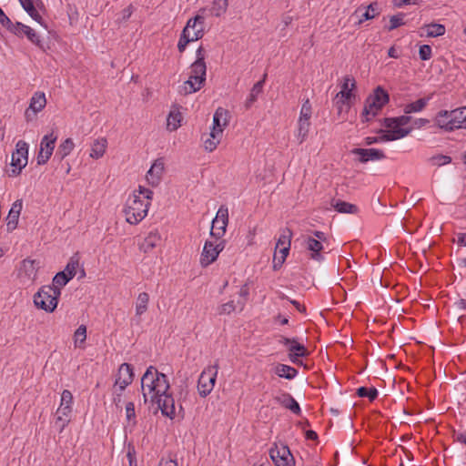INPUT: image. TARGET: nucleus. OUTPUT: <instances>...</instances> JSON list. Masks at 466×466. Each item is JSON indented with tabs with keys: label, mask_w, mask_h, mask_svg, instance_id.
Returning a JSON list of instances; mask_svg holds the SVG:
<instances>
[{
	"label": "nucleus",
	"mask_w": 466,
	"mask_h": 466,
	"mask_svg": "<svg viewBox=\"0 0 466 466\" xmlns=\"http://www.w3.org/2000/svg\"><path fill=\"white\" fill-rule=\"evenodd\" d=\"M360 397H368L370 400L376 399L378 391L374 388L360 387L357 390Z\"/></svg>",
	"instance_id": "48"
},
{
	"label": "nucleus",
	"mask_w": 466,
	"mask_h": 466,
	"mask_svg": "<svg viewBox=\"0 0 466 466\" xmlns=\"http://www.w3.org/2000/svg\"><path fill=\"white\" fill-rule=\"evenodd\" d=\"M388 102V93L382 87L378 86L365 101L361 114L362 121L369 122L373 119Z\"/></svg>",
	"instance_id": "8"
},
{
	"label": "nucleus",
	"mask_w": 466,
	"mask_h": 466,
	"mask_svg": "<svg viewBox=\"0 0 466 466\" xmlns=\"http://www.w3.org/2000/svg\"><path fill=\"white\" fill-rule=\"evenodd\" d=\"M228 0H213L209 9L210 15L215 17H220L228 11Z\"/></svg>",
	"instance_id": "36"
},
{
	"label": "nucleus",
	"mask_w": 466,
	"mask_h": 466,
	"mask_svg": "<svg viewBox=\"0 0 466 466\" xmlns=\"http://www.w3.org/2000/svg\"><path fill=\"white\" fill-rule=\"evenodd\" d=\"M127 457L129 460V466H137V461L130 451L127 453Z\"/></svg>",
	"instance_id": "64"
},
{
	"label": "nucleus",
	"mask_w": 466,
	"mask_h": 466,
	"mask_svg": "<svg viewBox=\"0 0 466 466\" xmlns=\"http://www.w3.org/2000/svg\"><path fill=\"white\" fill-rule=\"evenodd\" d=\"M436 163L439 166L449 164L451 161V158L448 156H439L434 158Z\"/></svg>",
	"instance_id": "55"
},
{
	"label": "nucleus",
	"mask_w": 466,
	"mask_h": 466,
	"mask_svg": "<svg viewBox=\"0 0 466 466\" xmlns=\"http://www.w3.org/2000/svg\"><path fill=\"white\" fill-rule=\"evenodd\" d=\"M161 241V234L158 230H152L147 233L139 244V250L143 253H149L156 248Z\"/></svg>",
	"instance_id": "27"
},
{
	"label": "nucleus",
	"mask_w": 466,
	"mask_h": 466,
	"mask_svg": "<svg viewBox=\"0 0 466 466\" xmlns=\"http://www.w3.org/2000/svg\"><path fill=\"white\" fill-rule=\"evenodd\" d=\"M218 372V365H209L202 370L198 380V391L201 397L206 398L211 393L216 384Z\"/></svg>",
	"instance_id": "14"
},
{
	"label": "nucleus",
	"mask_w": 466,
	"mask_h": 466,
	"mask_svg": "<svg viewBox=\"0 0 466 466\" xmlns=\"http://www.w3.org/2000/svg\"><path fill=\"white\" fill-rule=\"evenodd\" d=\"M134 380V370L130 364L122 363L117 370L114 388L120 392H123L125 389L132 383Z\"/></svg>",
	"instance_id": "23"
},
{
	"label": "nucleus",
	"mask_w": 466,
	"mask_h": 466,
	"mask_svg": "<svg viewBox=\"0 0 466 466\" xmlns=\"http://www.w3.org/2000/svg\"><path fill=\"white\" fill-rule=\"evenodd\" d=\"M434 125L446 132L466 129V106L440 111L434 117Z\"/></svg>",
	"instance_id": "6"
},
{
	"label": "nucleus",
	"mask_w": 466,
	"mask_h": 466,
	"mask_svg": "<svg viewBox=\"0 0 466 466\" xmlns=\"http://www.w3.org/2000/svg\"><path fill=\"white\" fill-rule=\"evenodd\" d=\"M75 348L84 349L86 340V327L80 325L74 332L73 335Z\"/></svg>",
	"instance_id": "40"
},
{
	"label": "nucleus",
	"mask_w": 466,
	"mask_h": 466,
	"mask_svg": "<svg viewBox=\"0 0 466 466\" xmlns=\"http://www.w3.org/2000/svg\"><path fill=\"white\" fill-rule=\"evenodd\" d=\"M325 242H327V236L322 231L316 230L312 233V236L305 238V247L309 252L310 258L317 261L323 259L321 251L323 249V243Z\"/></svg>",
	"instance_id": "15"
},
{
	"label": "nucleus",
	"mask_w": 466,
	"mask_h": 466,
	"mask_svg": "<svg viewBox=\"0 0 466 466\" xmlns=\"http://www.w3.org/2000/svg\"><path fill=\"white\" fill-rule=\"evenodd\" d=\"M257 231H258L257 226H254V227L248 228V231L246 236L248 245L251 246L255 243V237L257 235Z\"/></svg>",
	"instance_id": "54"
},
{
	"label": "nucleus",
	"mask_w": 466,
	"mask_h": 466,
	"mask_svg": "<svg viewBox=\"0 0 466 466\" xmlns=\"http://www.w3.org/2000/svg\"><path fill=\"white\" fill-rule=\"evenodd\" d=\"M141 393L145 403L156 405L162 415L170 420L182 411V407L175 404L167 377L153 366H149L141 378Z\"/></svg>",
	"instance_id": "1"
},
{
	"label": "nucleus",
	"mask_w": 466,
	"mask_h": 466,
	"mask_svg": "<svg viewBox=\"0 0 466 466\" xmlns=\"http://www.w3.org/2000/svg\"><path fill=\"white\" fill-rule=\"evenodd\" d=\"M123 392H120L119 390H116L114 389V397L113 401L116 405H118L121 402V395Z\"/></svg>",
	"instance_id": "61"
},
{
	"label": "nucleus",
	"mask_w": 466,
	"mask_h": 466,
	"mask_svg": "<svg viewBox=\"0 0 466 466\" xmlns=\"http://www.w3.org/2000/svg\"><path fill=\"white\" fill-rule=\"evenodd\" d=\"M274 400L282 407L289 409L291 403L290 401H292L294 399L288 393H282L274 397Z\"/></svg>",
	"instance_id": "49"
},
{
	"label": "nucleus",
	"mask_w": 466,
	"mask_h": 466,
	"mask_svg": "<svg viewBox=\"0 0 466 466\" xmlns=\"http://www.w3.org/2000/svg\"><path fill=\"white\" fill-rule=\"evenodd\" d=\"M420 0H395V5L398 7L403 5H418Z\"/></svg>",
	"instance_id": "56"
},
{
	"label": "nucleus",
	"mask_w": 466,
	"mask_h": 466,
	"mask_svg": "<svg viewBox=\"0 0 466 466\" xmlns=\"http://www.w3.org/2000/svg\"><path fill=\"white\" fill-rule=\"evenodd\" d=\"M445 26L441 24L431 23L420 28V36L437 37L445 34Z\"/></svg>",
	"instance_id": "33"
},
{
	"label": "nucleus",
	"mask_w": 466,
	"mask_h": 466,
	"mask_svg": "<svg viewBox=\"0 0 466 466\" xmlns=\"http://www.w3.org/2000/svg\"><path fill=\"white\" fill-rule=\"evenodd\" d=\"M71 280L69 277H67L62 271L56 273L52 279V284L48 286L53 288L56 290L61 291L62 289Z\"/></svg>",
	"instance_id": "41"
},
{
	"label": "nucleus",
	"mask_w": 466,
	"mask_h": 466,
	"mask_svg": "<svg viewBox=\"0 0 466 466\" xmlns=\"http://www.w3.org/2000/svg\"><path fill=\"white\" fill-rule=\"evenodd\" d=\"M25 29V35H25L28 38V40L31 41L33 44L39 46L41 41H40L39 36L35 32V30H33L28 25Z\"/></svg>",
	"instance_id": "52"
},
{
	"label": "nucleus",
	"mask_w": 466,
	"mask_h": 466,
	"mask_svg": "<svg viewBox=\"0 0 466 466\" xmlns=\"http://www.w3.org/2000/svg\"><path fill=\"white\" fill-rule=\"evenodd\" d=\"M290 402L291 403H290V405H289L288 410H291L295 414H299L300 413V407H299V403L295 400H293Z\"/></svg>",
	"instance_id": "58"
},
{
	"label": "nucleus",
	"mask_w": 466,
	"mask_h": 466,
	"mask_svg": "<svg viewBox=\"0 0 466 466\" xmlns=\"http://www.w3.org/2000/svg\"><path fill=\"white\" fill-rule=\"evenodd\" d=\"M427 104L428 99L420 98L412 103L405 105L403 111L405 114L417 113L421 111Z\"/></svg>",
	"instance_id": "43"
},
{
	"label": "nucleus",
	"mask_w": 466,
	"mask_h": 466,
	"mask_svg": "<svg viewBox=\"0 0 466 466\" xmlns=\"http://www.w3.org/2000/svg\"><path fill=\"white\" fill-rule=\"evenodd\" d=\"M61 291L56 290L47 285L41 286L33 296V304L35 309L46 313H53L59 302Z\"/></svg>",
	"instance_id": "7"
},
{
	"label": "nucleus",
	"mask_w": 466,
	"mask_h": 466,
	"mask_svg": "<svg viewBox=\"0 0 466 466\" xmlns=\"http://www.w3.org/2000/svg\"><path fill=\"white\" fill-rule=\"evenodd\" d=\"M125 412H126V418L130 425L136 424V411H135V405L132 401H129L126 404L125 407Z\"/></svg>",
	"instance_id": "46"
},
{
	"label": "nucleus",
	"mask_w": 466,
	"mask_h": 466,
	"mask_svg": "<svg viewBox=\"0 0 466 466\" xmlns=\"http://www.w3.org/2000/svg\"><path fill=\"white\" fill-rule=\"evenodd\" d=\"M183 115L178 106H173L167 117V129L169 132L176 131L181 127Z\"/></svg>",
	"instance_id": "32"
},
{
	"label": "nucleus",
	"mask_w": 466,
	"mask_h": 466,
	"mask_svg": "<svg viewBox=\"0 0 466 466\" xmlns=\"http://www.w3.org/2000/svg\"><path fill=\"white\" fill-rule=\"evenodd\" d=\"M271 460L276 466H295V460L289 447L283 443H276L269 451Z\"/></svg>",
	"instance_id": "21"
},
{
	"label": "nucleus",
	"mask_w": 466,
	"mask_h": 466,
	"mask_svg": "<svg viewBox=\"0 0 466 466\" xmlns=\"http://www.w3.org/2000/svg\"><path fill=\"white\" fill-rule=\"evenodd\" d=\"M78 267L79 258L78 256L75 255L70 258L65 269L62 272L72 279L76 276Z\"/></svg>",
	"instance_id": "42"
},
{
	"label": "nucleus",
	"mask_w": 466,
	"mask_h": 466,
	"mask_svg": "<svg viewBox=\"0 0 466 466\" xmlns=\"http://www.w3.org/2000/svg\"><path fill=\"white\" fill-rule=\"evenodd\" d=\"M410 121V117L407 116L386 119L387 130L380 137V139L381 141H392L405 137L412 130L411 127H407Z\"/></svg>",
	"instance_id": "9"
},
{
	"label": "nucleus",
	"mask_w": 466,
	"mask_h": 466,
	"mask_svg": "<svg viewBox=\"0 0 466 466\" xmlns=\"http://www.w3.org/2000/svg\"><path fill=\"white\" fill-rule=\"evenodd\" d=\"M274 373L280 378L291 380L296 377L298 372L294 368L289 365L278 364L274 367Z\"/></svg>",
	"instance_id": "39"
},
{
	"label": "nucleus",
	"mask_w": 466,
	"mask_h": 466,
	"mask_svg": "<svg viewBox=\"0 0 466 466\" xmlns=\"http://www.w3.org/2000/svg\"><path fill=\"white\" fill-rule=\"evenodd\" d=\"M244 309V301L229 300L218 309L219 315H229L235 311H242Z\"/></svg>",
	"instance_id": "34"
},
{
	"label": "nucleus",
	"mask_w": 466,
	"mask_h": 466,
	"mask_svg": "<svg viewBox=\"0 0 466 466\" xmlns=\"http://www.w3.org/2000/svg\"><path fill=\"white\" fill-rule=\"evenodd\" d=\"M56 139L57 136L54 131H51L42 137L36 157L37 165L41 166L47 163L54 152Z\"/></svg>",
	"instance_id": "19"
},
{
	"label": "nucleus",
	"mask_w": 466,
	"mask_h": 466,
	"mask_svg": "<svg viewBox=\"0 0 466 466\" xmlns=\"http://www.w3.org/2000/svg\"><path fill=\"white\" fill-rule=\"evenodd\" d=\"M10 23L11 20L5 15L4 11L0 8V24L5 27H7Z\"/></svg>",
	"instance_id": "57"
},
{
	"label": "nucleus",
	"mask_w": 466,
	"mask_h": 466,
	"mask_svg": "<svg viewBox=\"0 0 466 466\" xmlns=\"http://www.w3.org/2000/svg\"><path fill=\"white\" fill-rule=\"evenodd\" d=\"M350 153L358 156V160L361 163L380 160L385 157L384 152L377 148H354Z\"/></svg>",
	"instance_id": "25"
},
{
	"label": "nucleus",
	"mask_w": 466,
	"mask_h": 466,
	"mask_svg": "<svg viewBox=\"0 0 466 466\" xmlns=\"http://www.w3.org/2000/svg\"><path fill=\"white\" fill-rule=\"evenodd\" d=\"M39 270V260L29 258L23 259L17 271L19 282L26 287L34 286L38 279Z\"/></svg>",
	"instance_id": "12"
},
{
	"label": "nucleus",
	"mask_w": 466,
	"mask_h": 466,
	"mask_svg": "<svg viewBox=\"0 0 466 466\" xmlns=\"http://www.w3.org/2000/svg\"><path fill=\"white\" fill-rule=\"evenodd\" d=\"M380 14L379 5L378 3L374 2L370 4L367 6L366 11L362 15L361 18L359 21V24L363 23L365 20H370L375 18Z\"/></svg>",
	"instance_id": "44"
},
{
	"label": "nucleus",
	"mask_w": 466,
	"mask_h": 466,
	"mask_svg": "<svg viewBox=\"0 0 466 466\" xmlns=\"http://www.w3.org/2000/svg\"><path fill=\"white\" fill-rule=\"evenodd\" d=\"M165 172V159L163 157L155 159L145 175L147 184L151 187H157L163 180Z\"/></svg>",
	"instance_id": "17"
},
{
	"label": "nucleus",
	"mask_w": 466,
	"mask_h": 466,
	"mask_svg": "<svg viewBox=\"0 0 466 466\" xmlns=\"http://www.w3.org/2000/svg\"><path fill=\"white\" fill-rule=\"evenodd\" d=\"M27 25L22 24V23H10L9 25L6 27L11 33L17 36H24L25 31Z\"/></svg>",
	"instance_id": "47"
},
{
	"label": "nucleus",
	"mask_w": 466,
	"mask_h": 466,
	"mask_svg": "<svg viewBox=\"0 0 466 466\" xmlns=\"http://www.w3.org/2000/svg\"><path fill=\"white\" fill-rule=\"evenodd\" d=\"M225 239H219L217 238H214V239H207L204 243L199 258L200 266L207 268L214 263L225 248Z\"/></svg>",
	"instance_id": "13"
},
{
	"label": "nucleus",
	"mask_w": 466,
	"mask_h": 466,
	"mask_svg": "<svg viewBox=\"0 0 466 466\" xmlns=\"http://www.w3.org/2000/svg\"><path fill=\"white\" fill-rule=\"evenodd\" d=\"M19 2L24 10L30 15L33 20H35L45 28H47V25L44 22L40 14V10L44 8L41 0H19Z\"/></svg>",
	"instance_id": "24"
},
{
	"label": "nucleus",
	"mask_w": 466,
	"mask_h": 466,
	"mask_svg": "<svg viewBox=\"0 0 466 466\" xmlns=\"http://www.w3.org/2000/svg\"><path fill=\"white\" fill-rule=\"evenodd\" d=\"M204 12L205 9H201L198 14L187 21L177 42V49L180 53L186 50L189 43L198 41L204 36L206 24Z\"/></svg>",
	"instance_id": "4"
},
{
	"label": "nucleus",
	"mask_w": 466,
	"mask_h": 466,
	"mask_svg": "<svg viewBox=\"0 0 466 466\" xmlns=\"http://www.w3.org/2000/svg\"><path fill=\"white\" fill-rule=\"evenodd\" d=\"M149 295L147 292H141L138 294L136 300V315L142 316L148 309Z\"/></svg>",
	"instance_id": "37"
},
{
	"label": "nucleus",
	"mask_w": 466,
	"mask_h": 466,
	"mask_svg": "<svg viewBox=\"0 0 466 466\" xmlns=\"http://www.w3.org/2000/svg\"><path fill=\"white\" fill-rule=\"evenodd\" d=\"M357 98L356 80L350 76H344L339 85V91L334 98V105L338 114L339 116L347 114L356 103Z\"/></svg>",
	"instance_id": "5"
},
{
	"label": "nucleus",
	"mask_w": 466,
	"mask_h": 466,
	"mask_svg": "<svg viewBox=\"0 0 466 466\" xmlns=\"http://www.w3.org/2000/svg\"><path fill=\"white\" fill-rule=\"evenodd\" d=\"M228 123V111L223 107H218L214 113L211 129L218 130L223 134Z\"/></svg>",
	"instance_id": "28"
},
{
	"label": "nucleus",
	"mask_w": 466,
	"mask_h": 466,
	"mask_svg": "<svg viewBox=\"0 0 466 466\" xmlns=\"http://www.w3.org/2000/svg\"><path fill=\"white\" fill-rule=\"evenodd\" d=\"M159 466H177V463L174 460H166L159 462Z\"/></svg>",
	"instance_id": "62"
},
{
	"label": "nucleus",
	"mask_w": 466,
	"mask_h": 466,
	"mask_svg": "<svg viewBox=\"0 0 466 466\" xmlns=\"http://www.w3.org/2000/svg\"><path fill=\"white\" fill-rule=\"evenodd\" d=\"M403 17H404V15L402 14L397 15H392L390 18L389 30L391 31V30L396 29L397 27H399L400 25H403L405 24L404 21H403Z\"/></svg>",
	"instance_id": "50"
},
{
	"label": "nucleus",
	"mask_w": 466,
	"mask_h": 466,
	"mask_svg": "<svg viewBox=\"0 0 466 466\" xmlns=\"http://www.w3.org/2000/svg\"><path fill=\"white\" fill-rule=\"evenodd\" d=\"M108 142L106 137H97L90 144L89 157L97 160L102 158L107 149Z\"/></svg>",
	"instance_id": "29"
},
{
	"label": "nucleus",
	"mask_w": 466,
	"mask_h": 466,
	"mask_svg": "<svg viewBox=\"0 0 466 466\" xmlns=\"http://www.w3.org/2000/svg\"><path fill=\"white\" fill-rule=\"evenodd\" d=\"M75 147L74 139L67 137L59 144L56 155L59 156L61 159H64L73 152Z\"/></svg>",
	"instance_id": "35"
},
{
	"label": "nucleus",
	"mask_w": 466,
	"mask_h": 466,
	"mask_svg": "<svg viewBox=\"0 0 466 466\" xmlns=\"http://www.w3.org/2000/svg\"><path fill=\"white\" fill-rule=\"evenodd\" d=\"M457 241L459 245L466 246V233H460Z\"/></svg>",
	"instance_id": "63"
},
{
	"label": "nucleus",
	"mask_w": 466,
	"mask_h": 466,
	"mask_svg": "<svg viewBox=\"0 0 466 466\" xmlns=\"http://www.w3.org/2000/svg\"><path fill=\"white\" fill-rule=\"evenodd\" d=\"M312 115V107L309 100L307 99L301 106L299 117L298 120V133L297 137L299 143L305 141L308 137L309 127H310V118Z\"/></svg>",
	"instance_id": "16"
},
{
	"label": "nucleus",
	"mask_w": 466,
	"mask_h": 466,
	"mask_svg": "<svg viewBox=\"0 0 466 466\" xmlns=\"http://www.w3.org/2000/svg\"><path fill=\"white\" fill-rule=\"evenodd\" d=\"M28 163V144L24 140H19L15 144V150L11 154L10 169L7 174L11 177H15L22 173V170Z\"/></svg>",
	"instance_id": "10"
},
{
	"label": "nucleus",
	"mask_w": 466,
	"mask_h": 466,
	"mask_svg": "<svg viewBox=\"0 0 466 466\" xmlns=\"http://www.w3.org/2000/svg\"><path fill=\"white\" fill-rule=\"evenodd\" d=\"M388 55L390 57H392V58H399V56H400V53L395 46H391L389 48Z\"/></svg>",
	"instance_id": "59"
},
{
	"label": "nucleus",
	"mask_w": 466,
	"mask_h": 466,
	"mask_svg": "<svg viewBox=\"0 0 466 466\" xmlns=\"http://www.w3.org/2000/svg\"><path fill=\"white\" fill-rule=\"evenodd\" d=\"M228 224V208L226 206H220L216 217L212 220L210 237L223 239Z\"/></svg>",
	"instance_id": "20"
},
{
	"label": "nucleus",
	"mask_w": 466,
	"mask_h": 466,
	"mask_svg": "<svg viewBox=\"0 0 466 466\" xmlns=\"http://www.w3.org/2000/svg\"><path fill=\"white\" fill-rule=\"evenodd\" d=\"M239 299L238 301H244V306L246 305V302L248 300V298L249 296V286L248 283H245L239 288V290L238 292Z\"/></svg>",
	"instance_id": "53"
},
{
	"label": "nucleus",
	"mask_w": 466,
	"mask_h": 466,
	"mask_svg": "<svg viewBox=\"0 0 466 466\" xmlns=\"http://www.w3.org/2000/svg\"><path fill=\"white\" fill-rule=\"evenodd\" d=\"M419 56L421 60H430L432 56L431 47L429 45H422L419 49Z\"/></svg>",
	"instance_id": "51"
},
{
	"label": "nucleus",
	"mask_w": 466,
	"mask_h": 466,
	"mask_svg": "<svg viewBox=\"0 0 466 466\" xmlns=\"http://www.w3.org/2000/svg\"><path fill=\"white\" fill-rule=\"evenodd\" d=\"M262 89H263V81H258V83H256L251 91H250V94H249V97L248 98V105H251L253 104L258 96L261 94L262 92Z\"/></svg>",
	"instance_id": "45"
},
{
	"label": "nucleus",
	"mask_w": 466,
	"mask_h": 466,
	"mask_svg": "<svg viewBox=\"0 0 466 466\" xmlns=\"http://www.w3.org/2000/svg\"><path fill=\"white\" fill-rule=\"evenodd\" d=\"M74 398L68 390L61 393L60 404L56 411V425L62 432L69 424L72 417Z\"/></svg>",
	"instance_id": "11"
},
{
	"label": "nucleus",
	"mask_w": 466,
	"mask_h": 466,
	"mask_svg": "<svg viewBox=\"0 0 466 466\" xmlns=\"http://www.w3.org/2000/svg\"><path fill=\"white\" fill-rule=\"evenodd\" d=\"M222 137V133L210 128L208 133H205L201 137L204 150L209 153L215 151L220 144Z\"/></svg>",
	"instance_id": "26"
},
{
	"label": "nucleus",
	"mask_w": 466,
	"mask_h": 466,
	"mask_svg": "<svg viewBox=\"0 0 466 466\" xmlns=\"http://www.w3.org/2000/svg\"><path fill=\"white\" fill-rule=\"evenodd\" d=\"M279 342L287 348V350L289 351V358L294 364L301 365L302 361L300 358L309 355V350L296 339L281 337Z\"/></svg>",
	"instance_id": "18"
},
{
	"label": "nucleus",
	"mask_w": 466,
	"mask_h": 466,
	"mask_svg": "<svg viewBox=\"0 0 466 466\" xmlns=\"http://www.w3.org/2000/svg\"><path fill=\"white\" fill-rule=\"evenodd\" d=\"M154 192L145 186H138L127 197L121 213L125 221L132 226L139 224L148 214Z\"/></svg>",
	"instance_id": "2"
},
{
	"label": "nucleus",
	"mask_w": 466,
	"mask_h": 466,
	"mask_svg": "<svg viewBox=\"0 0 466 466\" xmlns=\"http://www.w3.org/2000/svg\"><path fill=\"white\" fill-rule=\"evenodd\" d=\"M206 50L200 46L196 50V60L189 67L188 78L181 86V93L189 95L199 91L205 85L207 76Z\"/></svg>",
	"instance_id": "3"
},
{
	"label": "nucleus",
	"mask_w": 466,
	"mask_h": 466,
	"mask_svg": "<svg viewBox=\"0 0 466 466\" xmlns=\"http://www.w3.org/2000/svg\"><path fill=\"white\" fill-rule=\"evenodd\" d=\"M21 210H22V201L21 200L15 201L12 204V207H11L8 216L6 218V229L8 232H12L17 228Z\"/></svg>",
	"instance_id": "30"
},
{
	"label": "nucleus",
	"mask_w": 466,
	"mask_h": 466,
	"mask_svg": "<svg viewBox=\"0 0 466 466\" xmlns=\"http://www.w3.org/2000/svg\"><path fill=\"white\" fill-rule=\"evenodd\" d=\"M46 105V95L43 92H35L29 103V106L25 111V117H29V112L32 111L34 115L37 114L38 112H41Z\"/></svg>",
	"instance_id": "31"
},
{
	"label": "nucleus",
	"mask_w": 466,
	"mask_h": 466,
	"mask_svg": "<svg viewBox=\"0 0 466 466\" xmlns=\"http://www.w3.org/2000/svg\"><path fill=\"white\" fill-rule=\"evenodd\" d=\"M290 248V237L288 235H280L273 256V269L279 270L285 262Z\"/></svg>",
	"instance_id": "22"
},
{
	"label": "nucleus",
	"mask_w": 466,
	"mask_h": 466,
	"mask_svg": "<svg viewBox=\"0 0 466 466\" xmlns=\"http://www.w3.org/2000/svg\"><path fill=\"white\" fill-rule=\"evenodd\" d=\"M123 18L124 19H128L131 15L133 14V6L132 5H128L127 8H125L123 10Z\"/></svg>",
	"instance_id": "60"
},
{
	"label": "nucleus",
	"mask_w": 466,
	"mask_h": 466,
	"mask_svg": "<svg viewBox=\"0 0 466 466\" xmlns=\"http://www.w3.org/2000/svg\"><path fill=\"white\" fill-rule=\"evenodd\" d=\"M331 205L339 213L356 214L359 211L356 205L341 200L333 201Z\"/></svg>",
	"instance_id": "38"
}]
</instances>
